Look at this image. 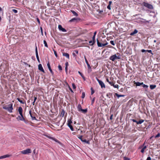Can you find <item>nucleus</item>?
<instances>
[{
    "label": "nucleus",
    "instance_id": "obj_11",
    "mask_svg": "<svg viewBox=\"0 0 160 160\" xmlns=\"http://www.w3.org/2000/svg\"><path fill=\"white\" fill-rule=\"evenodd\" d=\"M109 59L112 61H114L115 60L117 59L116 54H114L113 55L111 56L110 57Z\"/></svg>",
    "mask_w": 160,
    "mask_h": 160
},
{
    "label": "nucleus",
    "instance_id": "obj_61",
    "mask_svg": "<svg viewBox=\"0 0 160 160\" xmlns=\"http://www.w3.org/2000/svg\"><path fill=\"white\" fill-rule=\"evenodd\" d=\"M37 99V98L36 97H34V102H35L36 99Z\"/></svg>",
    "mask_w": 160,
    "mask_h": 160
},
{
    "label": "nucleus",
    "instance_id": "obj_23",
    "mask_svg": "<svg viewBox=\"0 0 160 160\" xmlns=\"http://www.w3.org/2000/svg\"><path fill=\"white\" fill-rule=\"evenodd\" d=\"M87 111H88L87 109H82L80 112H82L83 113L85 114L87 112Z\"/></svg>",
    "mask_w": 160,
    "mask_h": 160
},
{
    "label": "nucleus",
    "instance_id": "obj_3",
    "mask_svg": "<svg viewBox=\"0 0 160 160\" xmlns=\"http://www.w3.org/2000/svg\"><path fill=\"white\" fill-rule=\"evenodd\" d=\"M82 135H80L78 137V138L80 139V140L82 142L86 143L88 144H90V142L89 140L87 141L85 139H84L82 138Z\"/></svg>",
    "mask_w": 160,
    "mask_h": 160
},
{
    "label": "nucleus",
    "instance_id": "obj_47",
    "mask_svg": "<svg viewBox=\"0 0 160 160\" xmlns=\"http://www.w3.org/2000/svg\"><path fill=\"white\" fill-rule=\"evenodd\" d=\"M95 99V98H94L92 101V105L94 102Z\"/></svg>",
    "mask_w": 160,
    "mask_h": 160
},
{
    "label": "nucleus",
    "instance_id": "obj_63",
    "mask_svg": "<svg viewBox=\"0 0 160 160\" xmlns=\"http://www.w3.org/2000/svg\"><path fill=\"white\" fill-rule=\"evenodd\" d=\"M112 3V2L111 1H110L109 2V4L111 5Z\"/></svg>",
    "mask_w": 160,
    "mask_h": 160
},
{
    "label": "nucleus",
    "instance_id": "obj_33",
    "mask_svg": "<svg viewBox=\"0 0 160 160\" xmlns=\"http://www.w3.org/2000/svg\"><path fill=\"white\" fill-rule=\"evenodd\" d=\"M43 42H44V44L45 46L46 47H47V48H48V44H47L46 41L45 40H44L43 41Z\"/></svg>",
    "mask_w": 160,
    "mask_h": 160
},
{
    "label": "nucleus",
    "instance_id": "obj_46",
    "mask_svg": "<svg viewBox=\"0 0 160 160\" xmlns=\"http://www.w3.org/2000/svg\"><path fill=\"white\" fill-rule=\"evenodd\" d=\"M160 134L159 133H158L155 136V138H157L160 137Z\"/></svg>",
    "mask_w": 160,
    "mask_h": 160
},
{
    "label": "nucleus",
    "instance_id": "obj_5",
    "mask_svg": "<svg viewBox=\"0 0 160 160\" xmlns=\"http://www.w3.org/2000/svg\"><path fill=\"white\" fill-rule=\"evenodd\" d=\"M96 79L98 82L99 85L101 86L102 88H105V86L103 82L101 80H99L98 78H96Z\"/></svg>",
    "mask_w": 160,
    "mask_h": 160
},
{
    "label": "nucleus",
    "instance_id": "obj_21",
    "mask_svg": "<svg viewBox=\"0 0 160 160\" xmlns=\"http://www.w3.org/2000/svg\"><path fill=\"white\" fill-rule=\"evenodd\" d=\"M17 99L18 101L21 103L24 104V103H26L25 101H23L22 100H21L19 98H17Z\"/></svg>",
    "mask_w": 160,
    "mask_h": 160
},
{
    "label": "nucleus",
    "instance_id": "obj_36",
    "mask_svg": "<svg viewBox=\"0 0 160 160\" xmlns=\"http://www.w3.org/2000/svg\"><path fill=\"white\" fill-rule=\"evenodd\" d=\"M112 86H113L114 88H118V85L116 84V85H114V83L113 84V85H112Z\"/></svg>",
    "mask_w": 160,
    "mask_h": 160
},
{
    "label": "nucleus",
    "instance_id": "obj_14",
    "mask_svg": "<svg viewBox=\"0 0 160 160\" xmlns=\"http://www.w3.org/2000/svg\"><path fill=\"white\" fill-rule=\"evenodd\" d=\"M47 66H48V69H49L50 71L52 73V75H53L54 74V73L52 71V70L51 68L50 65V64L49 62H48V63L47 64Z\"/></svg>",
    "mask_w": 160,
    "mask_h": 160
},
{
    "label": "nucleus",
    "instance_id": "obj_60",
    "mask_svg": "<svg viewBox=\"0 0 160 160\" xmlns=\"http://www.w3.org/2000/svg\"><path fill=\"white\" fill-rule=\"evenodd\" d=\"M89 42L90 44H91V43L92 44V42H93V41L92 40H92L90 41H89Z\"/></svg>",
    "mask_w": 160,
    "mask_h": 160
},
{
    "label": "nucleus",
    "instance_id": "obj_32",
    "mask_svg": "<svg viewBox=\"0 0 160 160\" xmlns=\"http://www.w3.org/2000/svg\"><path fill=\"white\" fill-rule=\"evenodd\" d=\"M22 109L21 107H19L18 108V111L19 112H22Z\"/></svg>",
    "mask_w": 160,
    "mask_h": 160
},
{
    "label": "nucleus",
    "instance_id": "obj_62",
    "mask_svg": "<svg viewBox=\"0 0 160 160\" xmlns=\"http://www.w3.org/2000/svg\"><path fill=\"white\" fill-rule=\"evenodd\" d=\"M48 137L50 138V139H52L53 140V138H53L52 137Z\"/></svg>",
    "mask_w": 160,
    "mask_h": 160
},
{
    "label": "nucleus",
    "instance_id": "obj_38",
    "mask_svg": "<svg viewBox=\"0 0 160 160\" xmlns=\"http://www.w3.org/2000/svg\"><path fill=\"white\" fill-rule=\"evenodd\" d=\"M53 140L55 141V142L59 143H60V142L58 140L56 139V138H53Z\"/></svg>",
    "mask_w": 160,
    "mask_h": 160
},
{
    "label": "nucleus",
    "instance_id": "obj_42",
    "mask_svg": "<svg viewBox=\"0 0 160 160\" xmlns=\"http://www.w3.org/2000/svg\"><path fill=\"white\" fill-rule=\"evenodd\" d=\"M58 68L60 70V71L62 70V67L61 65H59L58 66Z\"/></svg>",
    "mask_w": 160,
    "mask_h": 160
},
{
    "label": "nucleus",
    "instance_id": "obj_64",
    "mask_svg": "<svg viewBox=\"0 0 160 160\" xmlns=\"http://www.w3.org/2000/svg\"><path fill=\"white\" fill-rule=\"evenodd\" d=\"M75 52L77 54H78V51L77 50H75Z\"/></svg>",
    "mask_w": 160,
    "mask_h": 160
},
{
    "label": "nucleus",
    "instance_id": "obj_8",
    "mask_svg": "<svg viewBox=\"0 0 160 160\" xmlns=\"http://www.w3.org/2000/svg\"><path fill=\"white\" fill-rule=\"evenodd\" d=\"M29 113L32 120H36V118L35 116V113H34L33 114L32 113V111L31 110H30L29 111Z\"/></svg>",
    "mask_w": 160,
    "mask_h": 160
},
{
    "label": "nucleus",
    "instance_id": "obj_59",
    "mask_svg": "<svg viewBox=\"0 0 160 160\" xmlns=\"http://www.w3.org/2000/svg\"><path fill=\"white\" fill-rule=\"evenodd\" d=\"M97 33V32L96 31H95L94 32V35H93V36H95L96 35V34Z\"/></svg>",
    "mask_w": 160,
    "mask_h": 160
},
{
    "label": "nucleus",
    "instance_id": "obj_10",
    "mask_svg": "<svg viewBox=\"0 0 160 160\" xmlns=\"http://www.w3.org/2000/svg\"><path fill=\"white\" fill-rule=\"evenodd\" d=\"M35 53L36 54V56L37 58V60L39 62H40V61L39 59L38 54V50H37V47L36 46V48H35Z\"/></svg>",
    "mask_w": 160,
    "mask_h": 160
},
{
    "label": "nucleus",
    "instance_id": "obj_27",
    "mask_svg": "<svg viewBox=\"0 0 160 160\" xmlns=\"http://www.w3.org/2000/svg\"><path fill=\"white\" fill-rule=\"evenodd\" d=\"M65 113V111L64 110V109H62V111L61 114V116L62 117H63L64 116V114Z\"/></svg>",
    "mask_w": 160,
    "mask_h": 160
},
{
    "label": "nucleus",
    "instance_id": "obj_24",
    "mask_svg": "<svg viewBox=\"0 0 160 160\" xmlns=\"http://www.w3.org/2000/svg\"><path fill=\"white\" fill-rule=\"evenodd\" d=\"M115 95L118 98L120 97H124L125 96V95H120L117 93H115Z\"/></svg>",
    "mask_w": 160,
    "mask_h": 160
},
{
    "label": "nucleus",
    "instance_id": "obj_20",
    "mask_svg": "<svg viewBox=\"0 0 160 160\" xmlns=\"http://www.w3.org/2000/svg\"><path fill=\"white\" fill-rule=\"evenodd\" d=\"M65 66H66L65 68V71H66V72L67 73V71H68V62H66L65 63Z\"/></svg>",
    "mask_w": 160,
    "mask_h": 160
},
{
    "label": "nucleus",
    "instance_id": "obj_16",
    "mask_svg": "<svg viewBox=\"0 0 160 160\" xmlns=\"http://www.w3.org/2000/svg\"><path fill=\"white\" fill-rule=\"evenodd\" d=\"M10 156L9 155H5L3 156H1L0 157V159L4 158H6Z\"/></svg>",
    "mask_w": 160,
    "mask_h": 160
},
{
    "label": "nucleus",
    "instance_id": "obj_19",
    "mask_svg": "<svg viewBox=\"0 0 160 160\" xmlns=\"http://www.w3.org/2000/svg\"><path fill=\"white\" fill-rule=\"evenodd\" d=\"M63 56H64L65 57H66L68 59L69 58V54L67 53H63Z\"/></svg>",
    "mask_w": 160,
    "mask_h": 160
},
{
    "label": "nucleus",
    "instance_id": "obj_29",
    "mask_svg": "<svg viewBox=\"0 0 160 160\" xmlns=\"http://www.w3.org/2000/svg\"><path fill=\"white\" fill-rule=\"evenodd\" d=\"M106 81L111 86H112V85H113V83L112 82H111L109 81V80L108 78H107L106 79Z\"/></svg>",
    "mask_w": 160,
    "mask_h": 160
},
{
    "label": "nucleus",
    "instance_id": "obj_13",
    "mask_svg": "<svg viewBox=\"0 0 160 160\" xmlns=\"http://www.w3.org/2000/svg\"><path fill=\"white\" fill-rule=\"evenodd\" d=\"M17 119L18 120H21V121H23L25 122V120L23 117V116H18V117L17 118Z\"/></svg>",
    "mask_w": 160,
    "mask_h": 160
},
{
    "label": "nucleus",
    "instance_id": "obj_56",
    "mask_svg": "<svg viewBox=\"0 0 160 160\" xmlns=\"http://www.w3.org/2000/svg\"><path fill=\"white\" fill-rule=\"evenodd\" d=\"M120 59V57L119 56H116V59Z\"/></svg>",
    "mask_w": 160,
    "mask_h": 160
},
{
    "label": "nucleus",
    "instance_id": "obj_22",
    "mask_svg": "<svg viewBox=\"0 0 160 160\" xmlns=\"http://www.w3.org/2000/svg\"><path fill=\"white\" fill-rule=\"evenodd\" d=\"M156 86L155 85H151L150 86V88L151 89H153L156 88Z\"/></svg>",
    "mask_w": 160,
    "mask_h": 160
},
{
    "label": "nucleus",
    "instance_id": "obj_35",
    "mask_svg": "<svg viewBox=\"0 0 160 160\" xmlns=\"http://www.w3.org/2000/svg\"><path fill=\"white\" fill-rule=\"evenodd\" d=\"M91 94L92 95L94 93V90L93 89V88H91Z\"/></svg>",
    "mask_w": 160,
    "mask_h": 160
},
{
    "label": "nucleus",
    "instance_id": "obj_9",
    "mask_svg": "<svg viewBox=\"0 0 160 160\" xmlns=\"http://www.w3.org/2000/svg\"><path fill=\"white\" fill-rule=\"evenodd\" d=\"M58 28L59 30L61 31L62 32H66L67 30L66 29L64 28H63L61 25H59L58 26Z\"/></svg>",
    "mask_w": 160,
    "mask_h": 160
},
{
    "label": "nucleus",
    "instance_id": "obj_34",
    "mask_svg": "<svg viewBox=\"0 0 160 160\" xmlns=\"http://www.w3.org/2000/svg\"><path fill=\"white\" fill-rule=\"evenodd\" d=\"M142 87L145 89L148 88V86L145 85L144 84L142 86Z\"/></svg>",
    "mask_w": 160,
    "mask_h": 160
},
{
    "label": "nucleus",
    "instance_id": "obj_31",
    "mask_svg": "<svg viewBox=\"0 0 160 160\" xmlns=\"http://www.w3.org/2000/svg\"><path fill=\"white\" fill-rule=\"evenodd\" d=\"M68 125V126L70 128V129L72 131H74L73 128L72 126L71 125V124Z\"/></svg>",
    "mask_w": 160,
    "mask_h": 160
},
{
    "label": "nucleus",
    "instance_id": "obj_30",
    "mask_svg": "<svg viewBox=\"0 0 160 160\" xmlns=\"http://www.w3.org/2000/svg\"><path fill=\"white\" fill-rule=\"evenodd\" d=\"M77 19H78L77 18H73L71 20H70L69 21V22H74V21H76Z\"/></svg>",
    "mask_w": 160,
    "mask_h": 160
},
{
    "label": "nucleus",
    "instance_id": "obj_41",
    "mask_svg": "<svg viewBox=\"0 0 160 160\" xmlns=\"http://www.w3.org/2000/svg\"><path fill=\"white\" fill-rule=\"evenodd\" d=\"M110 43H111L112 45H115V43H114V41H112H112H110Z\"/></svg>",
    "mask_w": 160,
    "mask_h": 160
},
{
    "label": "nucleus",
    "instance_id": "obj_25",
    "mask_svg": "<svg viewBox=\"0 0 160 160\" xmlns=\"http://www.w3.org/2000/svg\"><path fill=\"white\" fill-rule=\"evenodd\" d=\"M71 12H72V13H73V15L75 16H78V14L76 13L75 11H74L73 10H71Z\"/></svg>",
    "mask_w": 160,
    "mask_h": 160
},
{
    "label": "nucleus",
    "instance_id": "obj_12",
    "mask_svg": "<svg viewBox=\"0 0 160 160\" xmlns=\"http://www.w3.org/2000/svg\"><path fill=\"white\" fill-rule=\"evenodd\" d=\"M38 69L39 70L42 71V72H43L44 73H45L44 70L43 69L41 64H39V65L38 66Z\"/></svg>",
    "mask_w": 160,
    "mask_h": 160
},
{
    "label": "nucleus",
    "instance_id": "obj_7",
    "mask_svg": "<svg viewBox=\"0 0 160 160\" xmlns=\"http://www.w3.org/2000/svg\"><path fill=\"white\" fill-rule=\"evenodd\" d=\"M131 120L134 122H135L137 124H141L144 122V120L143 119H141L139 121H137L136 120L134 119H131Z\"/></svg>",
    "mask_w": 160,
    "mask_h": 160
},
{
    "label": "nucleus",
    "instance_id": "obj_2",
    "mask_svg": "<svg viewBox=\"0 0 160 160\" xmlns=\"http://www.w3.org/2000/svg\"><path fill=\"white\" fill-rule=\"evenodd\" d=\"M142 5L145 6V7L147 8L150 9H153V6L150 4L148 3L143 2L142 3Z\"/></svg>",
    "mask_w": 160,
    "mask_h": 160
},
{
    "label": "nucleus",
    "instance_id": "obj_26",
    "mask_svg": "<svg viewBox=\"0 0 160 160\" xmlns=\"http://www.w3.org/2000/svg\"><path fill=\"white\" fill-rule=\"evenodd\" d=\"M78 111L80 112L82 109V107L80 104H79L78 106Z\"/></svg>",
    "mask_w": 160,
    "mask_h": 160
},
{
    "label": "nucleus",
    "instance_id": "obj_50",
    "mask_svg": "<svg viewBox=\"0 0 160 160\" xmlns=\"http://www.w3.org/2000/svg\"><path fill=\"white\" fill-rule=\"evenodd\" d=\"M124 160H129L130 159L129 158H128L126 157H124Z\"/></svg>",
    "mask_w": 160,
    "mask_h": 160
},
{
    "label": "nucleus",
    "instance_id": "obj_58",
    "mask_svg": "<svg viewBox=\"0 0 160 160\" xmlns=\"http://www.w3.org/2000/svg\"><path fill=\"white\" fill-rule=\"evenodd\" d=\"M141 51H142V52H146V50L144 49H142V50Z\"/></svg>",
    "mask_w": 160,
    "mask_h": 160
},
{
    "label": "nucleus",
    "instance_id": "obj_43",
    "mask_svg": "<svg viewBox=\"0 0 160 160\" xmlns=\"http://www.w3.org/2000/svg\"><path fill=\"white\" fill-rule=\"evenodd\" d=\"M72 86L73 89H75L76 88V87L74 83H72Z\"/></svg>",
    "mask_w": 160,
    "mask_h": 160
},
{
    "label": "nucleus",
    "instance_id": "obj_6",
    "mask_svg": "<svg viewBox=\"0 0 160 160\" xmlns=\"http://www.w3.org/2000/svg\"><path fill=\"white\" fill-rule=\"evenodd\" d=\"M97 45L98 47H103V46H104L107 45L108 44V43L107 42L106 43H104V44L102 43L99 42L98 39H97Z\"/></svg>",
    "mask_w": 160,
    "mask_h": 160
},
{
    "label": "nucleus",
    "instance_id": "obj_52",
    "mask_svg": "<svg viewBox=\"0 0 160 160\" xmlns=\"http://www.w3.org/2000/svg\"><path fill=\"white\" fill-rule=\"evenodd\" d=\"M37 22H38L39 24H40V20H39V18H37Z\"/></svg>",
    "mask_w": 160,
    "mask_h": 160
},
{
    "label": "nucleus",
    "instance_id": "obj_4",
    "mask_svg": "<svg viewBox=\"0 0 160 160\" xmlns=\"http://www.w3.org/2000/svg\"><path fill=\"white\" fill-rule=\"evenodd\" d=\"M21 152L23 154H27L31 153V151L30 149L28 148L26 150L21 151Z\"/></svg>",
    "mask_w": 160,
    "mask_h": 160
},
{
    "label": "nucleus",
    "instance_id": "obj_45",
    "mask_svg": "<svg viewBox=\"0 0 160 160\" xmlns=\"http://www.w3.org/2000/svg\"><path fill=\"white\" fill-rule=\"evenodd\" d=\"M111 5H109V4H108V6L107 8L109 10H111Z\"/></svg>",
    "mask_w": 160,
    "mask_h": 160
},
{
    "label": "nucleus",
    "instance_id": "obj_15",
    "mask_svg": "<svg viewBox=\"0 0 160 160\" xmlns=\"http://www.w3.org/2000/svg\"><path fill=\"white\" fill-rule=\"evenodd\" d=\"M84 58H85L86 63V64L87 65L88 68L89 69L91 68V67H90L89 64L85 56H84Z\"/></svg>",
    "mask_w": 160,
    "mask_h": 160
},
{
    "label": "nucleus",
    "instance_id": "obj_40",
    "mask_svg": "<svg viewBox=\"0 0 160 160\" xmlns=\"http://www.w3.org/2000/svg\"><path fill=\"white\" fill-rule=\"evenodd\" d=\"M72 122L71 120H69L68 121V125H70L71 124V123Z\"/></svg>",
    "mask_w": 160,
    "mask_h": 160
},
{
    "label": "nucleus",
    "instance_id": "obj_53",
    "mask_svg": "<svg viewBox=\"0 0 160 160\" xmlns=\"http://www.w3.org/2000/svg\"><path fill=\"white\" fill-rule=\"evenodd\" d=\"M146 160H151V158L150 157H148Z\"/></svg>",
    "mask_w": 160,
    "mask_h": 160
},
{
    "label": "nucleus",
    "instance_id": "obj_48",
    "mask_svg": "<svg viewBox=\"0 0 160 160\" xmlns=\"http://www.w3.org/2000/svg\"><path fill=\"white\" fill-rule=\"evenodd\" d=\"M146 51L148 52L149 53H151L152 55L153 54L152 53V51L151 50H146Z\"/></svg>",
    "mask_w": 160,
    "mask_h": 160
},
{
    "label": "nucleus",
    "instance_id": "obj_49",
    "mask_svg": "<svg viewBox=\"0 0 160 160\" xmlns=\"http://www.w3.org/2000/svg\"><path fill=\"white\" fill-rule=\"evenodd\" d=\"M78 73L80 74V75L82 77L83 76V74L80 72V71L78 72Z\"/></svg>",
    "mask_w": 160,
    "mask_h": 160
},
{
    "label": "nucleus",
    "instance_id": "obj_37",
    "mask_svg": "<svg viewBox=\"0 0 160 160\" xmlns=\"http://www.w3.org/2000/svg\"><path fill=\"white\" fill-rule=\"evenodd\" d=\"M53 51L54 52V54L55 56L56 57H57L58 56V55L57 54L56 51L54 49H53Z\"/></svg>",
    "mask_w": 160,
    "mask_h": 160
},
{
    "label": "nucleus",
    "instance_id": "obj_17",
    "mask_svg": "<svg viewBox=\"0 0 160 160\" xmlns=\"http://www.w3.org/2000/svg\"><path fill=\"white\" fill-rule=\"evenodd\" d=\"M95 36H93L92 38V40L93 41V42L92 44H90V45H91V46L93 45L95 43L96 40H95Z\"/></svg>",
    "mask_w": 160,
    "mask_h": 160
},
{
    "label": "nucleus",
    "instance_id": "obj_57",
    "mask_svg": "<svg viewBox=\"0 0 160 160\" xmlns=\"http://www.w3.org/2000/svg\"><path fill=\"white\" fill-rule=\"evenodd\" d=\"M22 112H19V113L20 114V116H22V117L23 116V115H22Z\"/></svg>",
    "mask_w": 160,
    "mask_h": 160
},
{
    "label": "nucleus",
    "instance_id": "obj_51",
    "mask_svg": "<svg viewBox=\"0 0 160 160\" xmlns=\"http://www.w3.org/2000/svg\"><path fill=\"white\" fill-rule=\"evenodd\" d=\"M144 149H143V148H142V149H141V152H142V153H143L144 151Z\"/></svg>",
    "mask_w": 160,
    "mask_h": 160
},
{
    "label": "nucleus",
    "instance_id": "obj_39",
    "mask_svg": "<svg viewBox=\"0 0 160 160\" xmlns=\"http://www.w3.org/2000/svg\"><path fill=\"white\" fill-rule=\"evenodd\" d=\"M85 97V93L84 92H82V98H83Z\"/></svg>",
    "mask_w": 160,
    "mask_h": 160
},
{
    "label": "nucleus",
    "instance_id": "obj_44",
    "mask_svg": "<svg viewBox=\"0 0 160 160\" xmlns=\"http://www.w3.org/2000/svg\"><path fill=\"white\" fill-rule=\"evenodd\" d=\"M12 11L15 13H17L18 12V11L17 10L13 9L12 10Z\"/></svg>",
    "mask_w": 160,
    "mask_h": 160
},
{
    "label": "nucleus",
    "instance_id": "obj_55",
    "mask_svg": "<svg viewBox=\"0 0 160 160\" xmlns=\"http://www.w3.org/2000/svg\"><path fill=\"white\" fill-rule=\"evenodd\" d=\"M112 117H113V115H112H112H111V116H110V120H112Z\"/></svg>",
    "mask_w": 160,
    "mask_h": 160
},
{
    "label": "nucleus",
    "instance_id": "obj_28",
    "mask_svg": "<svg viewBox=\"0 0 160 160\" xmlns=\"http://www.w3.org/2000/svg\"><path fill=\"white\" fill-rule=\"evenodd\" d=\"M134 84L137 86H141V82H135Z\"/></svg>",
    "mask_w": 160,
    "mask_h": 160
},
{
    "label": "nucleus",
    "instance_id": "obj_1",
    "mask_svg": "<svg viewBox=\"0 0 160 160\" xmlns=\"http://www.w3.org/2000/svg\"><path fill=\"white\" fill-rule=\"evenodd\" d=\"M7 107V106H3V108L7 110L9 112L11 113L12 112V110H13V108L12 107V104H8Z\"/></svg>",
    "mask_w": 160,
    "mask_h": 160
},
{
    "label": "nucleus",
    "instance_id": "obj_18",
    "mask_svg": "<svg viewBox=\"0 0 160 160\" xmlns=\"http://www.w3.org/2000/svg\"><path fill=\"white\" fill-rule=\"evenodd\" d=\"M138 32V30L136 29H135L133 32L130 33V35L131 36H133L134 34L137 33Z\"/></svg>",
    "mask_w": 160,
    "mask_h": 160
},
{
    "label": "nucleus",
    "instance_id": "obj_54",
    "mask_svg": "<svg viewBox=\"0 0 160 160\" xmlns=\"http://www.w3.org/2000/svg\"><path fill=\"white\" fill-rule=\"evenodd\" d=\"M40 29H41V32L42 33V35H43L42 29L41 27H40Z\"/></svg>",
    "mask_w": 160,
    "mask_h": 160
}]
</instances>
